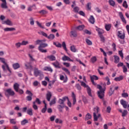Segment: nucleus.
Returning a JSON list of instances; mask_svg holds the SVG:
<instances>
[{
  "mask_svg": "<svg viewBox=\"0 0 129 129\" xmlns=\"http://www.w3.org/2000/svg\"><path fill=\"white\" fill-rule=\"evenodd\" d=\"M21 46H22V43L21 42H17L15 43V47L17 48V49L21 48Z\"/></svg>",
  "mask_w": 129,
  "mask_h": 129,
  "instance_id": "37998d69",
  "label": "nucleus"
},
{
  "mask_svg": "<svg viewBox=\"0 0 129 129\" xmlns=\"http://www.w3.org/2000/svg\"><path fill=\"white\" fill-rule=\"evenodd\" d=\"M72 96L73 97V104L74 105V104L76 103V95H75V94H74V92H72Z\"/></svg>",
  "mask_w": 129,
  "mask_h": 129,
  "instance_id": "aec40b11",
  "label": "nucleus"
},
{
  "mask_svg": "<svg viewBox=\"0 0 129 129\" xmlns=\"http://www.w3.org/2000/svg\"><path fill=\"white\" fill-rule=\"evenodd\" d=\"M26 94H28L29 96H33V93L29 90H27L26 92Z\"/></svg>",
  "mask_w": 129,
  "mask_h": 129,
  "instance_id": "680f3d73",
  "label": "nucleus"
},
{
  "mask_svg": "<svg viewBox=\"0 0 129 129\" xmlns=\"http://www.w3.org/2000/svg\"><path fill=\"white\" fill-rule=\"evenodd\" d=\"M76 87L78 90H81V86H80L79 84H77L76 85Z\"/></svg>",
  "mask_w": 129,
  "mask_h": 129,
  "instance_id": "774afa93",
  "label": "nucleus"
},
{
  "mask_svg": "<svg viewBox=\"0 0 129 129\" xmlns=\"http://www.w3.org/2000/svg\"><path fill=\"white\" fill-rule=\"evenodd\" d=\"M74 11L75 13H78V12L79 11V8L78 7H75L74 8Z\"/></svg>",
  "mask_w": 129,
  "mask_h": 129,
  "instance_id": "338daca9",
  "label": "nucleus"
},
{
  "mask_svg": "<svg viewBox=\"0 0 129 129\" xmlns=\"http://www.w3.org/2000/svg\"><path fill=\"white\" fill-rule=\"evenodd\" d=\"M29 21L30 22V25H31V26H34V25L35 24V22L34 21V18H33V17H31L29 19Z\"/></svg>",
  "mask_w": 129,
  "mask_h": 129,
  "instance_id": "a19ab883",
  "label": "nucleus"
},
{
  "mask_svg": "<svg viewBox=\"0 0 129 129\" xmlns=\"http://www.w3.org/2000/svg\"><path fill=\"white\" fill-rule=\"evenodd\" d=\"M86 42L89 46H91V45H92V42L87 38L86 39Z\"/></svg>",
  "mask_w": 129,
  "mask_h": 129,
  "instance_id": "09e8293b",
  "label": "nucleus"
},
{
  "mask_svg": "<svg viewBox=\"0 0 129 129\" xmlns=\"http://www.w3.org/2000/svg\"><path fill=\"white\" fill-rule=\"evenodd\" d=\"M55 103H56V99L55 98L53 99V100H51L49 104L51 106V105H53V104H55Z\"/></svg>",
  "mask_w": 129,
  "mask_h": 129,
  "instance_id": "864d4df0",
  "label": "nucleus"
},
{
  "mask_svg": "<svg viewBox=\"0 0 129 129\" xmlns=\"http://www.w3.org/2000/svg\"><path fill=\"white\" fill-rule=\"evenodd\" d=\"M51 97H52V93H51V92L48 91L46 95V98L47 101H50L51 100Z\"/></svg>",
  "mask_w": 129,
  "mask_h": 129,
  "instance_id": "9d476101",
  "label": "nucleus"
},
{
  "mask_svg": "<svg viewBox=\"0 0 129 129\" xmlns=\"http://www.w3.org/2000/svg\"><path fill=\"white\" fill-rule=\"evenodd\" d=\"M122 6L125 9H127V4L126 3V1H124L123 3Z\"/></svg>",
  "mask_w": 129,
  "mask_h": 129,
  "instance_id": "13d9d810",
  "label": "nucleus"
},
{
  "mask_svg": "<svg viewBox=\"0 0 129 129\" xmlns=\"http://www.w3.org/2000/svg\"><path fill=\"white\" fill-rule=\"evenodd\" d=\"M70 50L71 51H72V52H73L74 53H75L77 51V49H76V48L74 45H72L70 47Z\"/></svg>",
  "mask_w": 129,
  "mask_h": 129,
  "instance_id": "c756f323",
  "label": "nucleus"
},
{
  "mask_svg": "<svg viewBox=\"0 0 129 129\" xmlns=\"http://www.w3.org/2000/svg\"><path fill=\"white\" fill-rule=\"evenodd\" d=\"M118 15L122 22H123V23H124V24H126V21H125V19H124V17H123V14H122V12H118Z\"/></svg>",
  "mask_w": 129,
  "mask_h": 129,
  "instance_id": "1a4fd4ad",
  "label": "nucleus"
},
{
  "mask_svg": "<svg viewBox=\"0 0 129 129\" xmlns=\"http://www.w3.org/2000/svg\"><path fill=\"white\" fill-rule=\"evenodd\" d=\"M34 75L35 77H38L39 76L38 79L39 80H42L43 78H44V75L43 74V72L42 71L39 70L38 68H35L34 70Z\"/></svg>",
  "mask_w": 129,
  "mask_h": 129,
  "instance_id": "f03ea898",
  "label": "nucleus"
},
{
  "mask_svg": "<svg viewBox=\"0 0 129 129\" xmlns=\"http://www.w3.org/2000/svg\"><path fill=\"white\" fill-rule=\"evenodd\" d=\"M89 21L90 22V23H91V24H92L95 23V19H94V17H93V16L91 15L90 16Z\"/></svg>",
  "mask_w": 129,
  "mask_h": 129,
  "instance_id": "6ab92c4d",
  "label": "nucleus"
},
{
  "mask_svg": "<svg viewBox=\"0 0 129 129\" xmlns=\"http://www.w3.org/2000/svg\"><path fill=\"white\" fill-rule=\"evenodd\" d=\"M48 59H49L50 61H55L56 60V57L53 55H49L47 56Z\"/></svg>",
  "mask_w": 129,
  "mask_h": 129,
  "instance_id": "412c9836",
  "label": "nucleus"
},
{
  "mask_svg": "<svg viewBox=\"0 0 129 129\" xmlns=\"http://www.w3.org/2000/svg\"><path fill=\"white\" fill-rule=\"evenodd\" d=\"M6 92H7L10 96H14V95H15V92L11 88L6 90Z\"/></svg>",
  "mask_w": 129,
  "mask_h": 129,
  "instance_id": "6e6552de",
  "label": "nucleus"
},
{
  "mask_svg": "<svg viewBox=\"0 0 129 129\" xmlns=\"http://www.w3.org/2000/svg\"><path fill=\"white\" fill-rule=\"evenodd\" d=\"M108 2L110 6H111V7H114L115 6V2H114L113 0H109Z\"/></svg>",
  "mask_w": 129,
  "mask_h": 129,
  "instance_id": "58836bf2",
  "label": "nucleus"
},
{
  "mask_svg": "<svg viewBox=\"0 0 129 129\" xmlns=\"http://www.w3.org/2000/svg\"><path fill=\"white\" fill-rule=\"evenodd\" d=\"M71 34L73 37L76 38L77 37V32L76 31H72L71 32Z\"/></svg>",
  "mask_w": 129,
  "mask_h": 129,
  "instance_id": "f704fd0d",
  "label": "nucleus"
},
{
  "mask_svg": "<svg viewBox=\"0 0 129 129\" xmlns=\"http://www.w3.org/2000/svg\"><path fill=\"white\" fill-rule=\"evenodd\" d=\"M55 38V35L53 34H50L48 36H47V39L50 40H54Z\"/></svg>",
  "mask_w": 129,
  "mask_h": 129,
  "instance_id": "e433bc0d",
  "label": "nucleus"
},
{
  "mask_svg": "<svg viewBox=\"0 0 129 129\" xmlns=\"http://www.w3.org/2000/svg\"><path fill=\"white\" fill-rule=\"evenodd\" d=\"M13 67L15 70L19 69V68L20 67V64L19 63H15L13 64Z\"/></svg>",
  "mask_w": 129,
  "mask_h": 129,
  "instance_id": "a878e982",
  "label": "nucleus"
},
{
  "mask_svg": "<svg viewBox=\"0 0 129 129\" xmlns=\"http://www.w3.org/2000/svg\"><path fill=\"white\" fill-rule=\"evenodd\" d=\"M63 61H70V62H73V60L71 59L70 57L68 56L64 55L62 57Z\"/></svg>",
  "mask_w": 129,
  "mask_h": 129,
  "instance_id": "4468645a",
  "label": "nucleus"
},
{
  "mask_svg": "<svg viewBox=\"0 0 129 129\" xmlns=\"http://www.w3.org/2000/svg\"><path fill=\"white\" fill-rule=\"evenodd\" d=\"M105 28L106 31H109V30H110V28H111V25H110V24H106L105 26Z\"/></svg>",
  "mask_w": 129,
  "mask_h": 129,
  "instance_id": "ea45409f",
  "label": "nucleus"
},
{
  "mask_svg": "<svg viewBox=\"0 0 129 129\" xmlns=\"http://www.w3.org/2000/svg\"><path fill=\"white\" fill-rule=\"evenodd\" d=\"M14 89L16 91V92H19V90L20 88V85L17 83H16L14 85Z\"/></svg>",
  "mask_w": 129,
  "mask_h": 129,
  "instance_id": "ddd939ff",
  "label": "nucleus"
},
{
  "mask_svg": "<svg viewBox=\"0 0 129 129\" xmlns=\"http://www.w3.org/2000/svg\"><path fill=\"white\" fill-rule=\"evenodd\" d=\"M29 122V121L28 120L24 119L23 120L21 121V124L22 125H25L26 123H28Z\"/></svg>",
  "mask_w": 129,
  "mask_h": 129,
  "instance_id": "de8ad7c7",
  "label": "nucleus"
},
{
  "mask_svg": "<svg viewBox=\"0 0 129 129\" xmlns=\"http://www.w3.org/2000/svg\"><path fill=\"white\" fill-rule=\"evenodd\" d=\"M2 24H6L8 26H13V22L11 21L10 20H7L6 21H4L2 22Z\"/></svg>",
  "mask_w": 129,
  "mask_h": 129,
  "instance_id": "dca6fc26",
  "label": "nucleus"
},
{
  "mask_svg": "<svg viewBox=\"0 0 129 129\" xmlns=\"http://www.w3.org/2000/svg\"><path fill=\"white\" fill-rule=\"evenodd\" d=\"M25 66L26 68V69H29V68H32V66L29 62H27L25 64Z\"/></svg>",
  "mask_w": 129,
  "mask_h": 129,
  "instance_id": "a18cd8bd",
  "label": "nucleus"
},
{
  "mask_svg": "<svg viewBox=\"0 0 129 129\" xmlns=\"http://www.w3.org/2000/svg\"><path fill=\"white\" fill-rule=\"evenodd\" d=\"M93 116H94V121H97L98 120V118L99 117H101V115L100 114H98V116L96 115V113H93Z\"/></svg>",
  "mask_w": 129,
  "mask_h": 129,
  "instance_id": "9b49d317",
  "label": "nucleus"
},
{
  "mask_svg": "<svg viewBox=\"0 0 129 129\" xmlns=\"http://www.w3.org/2000/svg\"><path fill=\"white\" fill-rule=\"evenodd\" d=\"M105 80H106V81H107V85H110V80H109V78H108V77H106L105 78Z\"/></svg>",
  "mask_w": 129,
  "mask_h": 129,
  "instance_id": "5fc2aeb1",
  "label": "nucleus"
},
{
  "mask_svg": "<svg viewBox=\"0 0 129 129\" xmlns=\"http://www.w3.org/2000/svg\"><path fill=\"white\" fill-rule=\"evenodd\" d=\"M103 86L104 88L102 89V87L100 85H97V88L100 90L98 91V96L100 99H103V97H104V92L105 91L106 84H103Z\"/></svg>",
  "mask_w": 129,
  "mask_h": 129,
  "instance_id": "f257e3e1",
  "label": "nucleus"
},
{
  "mask_svg": "<svg viewBox=\"0 0 129 129\" xmlns=\"http://www.w3.org/2000/svg\"><path fill=\"white\" fill-rule=\"evenodd\" d=\"M48 47V44L47 43H39V46H38V50L41 53H47V49H44V48Z\"/></svg>",
  "mask_w": 129,
  "mask_h": 129,
  "instance_id": "7ed1b4c3",
  "label": "nucleus"
},
{
  "mask_svg": "<svg viewBox=\"0 0 129 129\" xmlns=\"http://www.w3.org/2000/svg\"><path fill=\"white\" fill-rule=\"evenodd\" d=\"M27 44H29L28 41H23L21 43V45L22 46H26V45H27Z\"/></svg>",
  "mask_w": 129,
  "mask_h": 129,
  "instance_id": "0e129e2a",
  "label": "nucleus"
},
{
  "mask_svg": "<svg viewBox=\"0 0 129 129\" xmlns=\"http://www.w3.org/2000/svg\"><path fill=\"white\" fill-rule=\"evenodd\" d=\"M60 80L63 81V83H66L67 82V80H68V78L67 77V76H66V78L63 75H60Z\"/></svg>",
  "mask_w": 129,
  "mask_h": 129,
  "instance_id": "f3484780",
  "label": "nucleus"
},
{
  "mask_svg": "<svg viewBox=\"0 0 129 129\" xmlns=\"http://www.w3.org/2000/svg\"><path fill=\"white\" fill-rule=\"evenodd\" d=\"M29 57H30V62L32 63V62H37V60L34 57H33V56L31 55V54H28Z\"/></svg>",
  "mask_w": 129,
  "mask_h": 129,
  "instance_id": "393cba45",
  "label": "nucleus"
},
{
  "mask_svg": "<svg viewBox=\"0 0 129 129\" xmlns=\"http://www.w3.org/2000/svg\"><path fill=\"white\" fill-rule=\"evenodd\" d=\"M120 103L121 105H122L123 108H126L127 110L129 111V104L127 105V103L126 101H124L123 99L120 100Z\"/></svg>",
  "mask_w": 129,
  "mask_h": 129,
  "instance_id": "39448f33",
  "label": "nucleus"
},
{
  "mask_svg": "<svg viewBox=\"0 0 129 129\" xmlns=\"http://www.w3.org/2000/svg\"><path fill=\"white\" fill-rule=\"evenodd\" d=\"M62 46L64 50H65V51L67 52L68 51V50L67 49V47H66V43H65V42H62Z\"/></svg>",
  "mask_w": 129,
  "mask_h": 129,
  "instance_id": "79ce46f5",
  "label": "nucleus"
},
{
  "mask_svg": "<svg viewBox=\"0 0 129 129\" xmlns=\"http://www.w3.org/2000/svg\"><path fill=\"white\" fill-rule=\"evenodd\" d=\"M118 54L122 59H123V53H122V50H119L118 51Z\"/></svg>",
  "mask_w": 129,
  "mask_h": 129,
  "instance_id": "bf43d9fd",
  "label": "nucleus"
},
{
  "mask_svg": "<svg viewBox=\"0 0 129 129\" xmlns=\"http://www.w3.org/2000/svg\"><path fill=\"white\" fill-rule=\"evenodd\" d=\"M44 70L45 71H49V72H53V70L52 69V68L49 67H45L44 69Z\"/></svg>",
  "mask_w": 129,
  "mask_h": 129,
  "instance_id": "7c9ffc66",
  "label": "nucleus"
},
{
  "mask_svg": "<svg viewBox=\"0 0 129 129\" xmlns=\"http://www.w3.org/2000/svg\"><path fill=\"white\" fill-rule=\"evenodd\" d=\"M45 42H46V39L37 40L36 41V45H39L40 43H44Z\"/></svg>",
  "mask_w": 129,
  "mask_h": 129,
  "instance_id": "4be33fe9",
  "label": "nucleus"
},
{
  "mask_svg": "<svg viewBox=\"0 0 129 129\" xmlns=\"http://www.w3.org/2000/svg\"><path fill=\"white\" fill-rule=\"evenodd\" d=\"M125 115H127V110H124L122 112V116L124 117V116H125Z\"/></svg>",
  "mask_w": 129,
  "mask_h": 129,
  "instance_id": "3c124183",
  "label": "nucleus"
},
{
  "mask_svg": "<svg viewBox=\"0 0 129 129\" xmlns=\"http://www.w3.org/2000/svg\"><path fill=\"white\" fill-rule=\"evenodd\" d=\"M0 61L2 63H3V64H4L6 66H7V65H8V63H7V62H6V59H5V58L0 57Z\"/></svg>",
  "mask_w": 129,
  "mask_h": 129,
  "instance_id": "4c0bfd02",
  "label": "nucleus"
},
{
  "mask_svg": "<svg viewBox=\"0 0 129 129\" xmlns=\"http://www.w3.org/2000/svg\"><path fill=\"white\" fill-rule=\"evenodd\" d=\"M33 108L35 110H37L38 109V106L36 104V102H33Z\"/></svg>",
  "mask_w": 129,
  "mask_h": 129,
  "instance_id": "052dcab7",
  "label": "nucleus"
},
{
  "mask_svg": "<svg viewBox=\"0 0 129 129\" xmlns=\"http://www.w3.org/2000/svg\"><path fill=\"white\" fill-rule=\"evenodd\" d=\"M10 123H12V124H16L17 123V122H16V119H10Z\"/></svg>",
  "mask_w": 129,
  "mask_h": 129,
  "instance_id": "603ef678",
  "label": "nucleus"
},
{
  "mask_svg": "<svg viewBox=\"0 0 129 129\" xmlns=\"http://www.w3.org/2000/svg\"><path fill=\"white\" fill-rule=\"evenodd\" d=\"M91 81L93 85H96V83L94 82V80H98V77L93 75L90 77Z\"/></svg>",
  "mask_w": 129,
  "mask_h": 129,
  "instance_id": "0eeeda50",
  "label": "nucleus"
},
{
  "mask_svg": "<svg viewBox=\"0 0 129 129\" xmlns=\"http://www.w3.org/2000/svg\"><path fill=\"white\" fill-rule=\"evenodd\" d=\"M96 31L98 32L99 36H100V35H102V34L104 33V31H103V30H102V29L97 28L96 29Z\"/></svg>",
  "mask_w": 129,
  "mask_h": 129,
  "instance_id": "bb28decb",
  "label": "nucleus"
},
{
  "mask_svg": "<svg viewBox=\"0 0 129 129\" xmlns=\"http://www.w3.org/2000/svg\"><path fill=\"white\" fill-rule=\"evenodd\" d=\"M114 62L116 64H117V63H118V62H119V57H118L117 55H115L114 56Z\"/></svg>",
  "mask_w": 129,
  "mask_h": 129,
  "instance_id": "2f4dec72",
  "label": "nucleus"
},
{
  "mask_svg": "<svg viewBox=\"0 0 129 129\" xmlns=\"http://www.w3.org/2000/svg\"><path fill=\"white\" fill-rule=\"evenodd\" d=\"M91 114L90 113H88L85 116V120H88V119H91Z\"/></svg>",
  "mask_w": 129,
  "mask_h": 129,
  "instance_id": "c85d7f7f",
  "label": "nucleus"
},
{
  "mask_svg": "<svg viewBox=\"0 0 129 129\" xmlns=\"http://www.w3.org/2000/svg\"><path fill=\"white\" fill-rule=\"evenodd\" d=\"M52 65L55 67V68H58L60 69L61 68V67L60 66V63L58 62V61H56L52 63Z\"/></svg>",
  "mask_w": 129,
  "mask_h": 129,
  "instance_id": "f8f14e48",
  "label": "nucleus"
},
{
  "mask_svg": "<svg viewBox=\"0 0 129 129\" xmlns=\"http://www.w3.org/2000/svg\"><path fill=\"white\" fill-rule=\"evenodd\" d=\"M80 82L81 85L82 86H83V87L87 88L88 95H89V96H91V97H92V95L91 94V89H90V87H89V86H88V85H86V84L84 82L81 81Z\"/></svg>",
  "mask_w": 129,
  "mask_h": 129,
  "instance_id": "20e7f679",
  "label": "nucleus"
},
{
  "mask_svg": "<svg viewBox=\"0 0 129 129\" xmlns=\"http://www.w3.org/2000/svg\"><path fill=\"white\" fill-rule=\"evenodd\" d=\"M99 37L101 39V42H103V43H104V41H105V39L104 38V37L102 35H100Z\"/></svg>",
  "mask_w": 129,
  "mask_h": 129,
  "instance_id": "4d7b16f0",
  "label": "nucleus"
},
{
  "mask_svg": "<svg viewBox=\"0 0 129 129\" xmlns=\"http://www.w3.org/2000/svg\"><path fill=\"white\" fill-rule=\"evenodd\" d=\"M123 79V77L122 76H120L118 77L115 78L114 79L115 81H120Z\"/></svg>",
  "mask_w": 129,
  "mask_h": 129,
  "instance_id": "473e14b6",
  "label": "nucleus"
},
{
  "mask_svg": "<svg viewBox=\"0 0 129 129\" xmlns=\"http://www.w3.org/2000/svg\"><path fill=\"white\" fill-rule=\"evenodd\" d=\"M121 96L122 97H124L125 98L126 97H128V94H127V93L123 92V93H122Z\"/></svg>",
  "mask_w": 129,
  "mask_h": 129,
  "instance_id": "8fccbe9b",
  "label": "nucleus"
},
{
  "mask_svg": "<svg viewBox=\"0 0 129 129\" xmlns=\"http://www.w3.org/2000/svg\"><path fill=\"white\" fill-rule=\"evenodd\" d=\"M1 8H2V9H8V6H7V2L5 3H2L1 4Z\"/></svg>",
  "mask_w": 129,
  "mask_h": 129,
  "instance_id": "c03bdc74",
  "label": "nucleus"
},
{
  "mask_svg": "<svg viewBox=\"0 0 129 129\" xmlns=\"http://www.w3.org/2000/svg\"><path fill=\"white\" fill-rule=\"evenodd\" d=\"M64 107H65V105L59 104V105H57V108L58 109L60 112H62L63 111L62 109H63Z\"/></svg>",
  "mask_w": 129,
  "mask_h": 129,
  "instance_id": "2eb2a0df",
  "label": "nucleus"
},
{
  "mask_svg": "<svg viewBox=\"0 0 129 129\" xmlns=\"http://www.w3.org/2000/svg\"><path fill=\"white\" fill-rule=\"evenodd\" d=\"M4 31L5 32H12L13 31H16V28H13V27L12 28L7 27L4 29Z\"/></svg>",
  "mask_w": 129,
  "mask_h": 129,
  "instance_id": "a211bd4d",
  "label": "nucleus"
},
{
  "mask_svg": "<svg viewBox=\"0 0 129 129\" xmlns=\"http://www.w3.org/2000/svg\"><path fill=\"white\" fill-rule=\"evenodd\" d=\"M84 28H85V26H84V25H79V26L76 27V29L77 30H79V31H82V30H83V29H84Z\"/></svg>",
  "mask_w": 129,
  "mask_h": 129,
  "instance_id": "cd10ccee",
  "label": "nucleus"
},
{
  "mask_svg": "<svg viewBox=\"0 0 129 129\" xmlns=\"http://www.w3.org/2000/svg\"><path fill=\"white\" fill-rule=\"evenodd\" d=\"M39 13L40 14V15H47V14H48V11L43 10L40 11Z\"/></svg>",
  "mask_w": 129,
  "mask_h": 129,
  "instance_id": "72a5a7b5",
  "label": "nucleus"
},
{
  "mask_svg": "<svg viewBox=\"0 0 129 129\" xmlns=\"http://www.w3.org/2000/svg\"><path fill=\"white\" fill-rule=\"evenodd\" d=\"M82 98H83V102H84V103H88V101H87V99H86V97L83 96Z\"/></svg>",
  "mask_w": 129,
  "mask_h": 129,
  "instance_id": "e2e57ef3",
  "label": "nucleus"
},
{
  "mask_svg": "<svg viewBox=\"0 0 129 129\" xmlns=\"http://www.w3.org/2000/svg\"><path fill=\"white\" fill-rule=\"evenodd\" d=\"M68 99V97H63L62 99H59L58 101V103L59 104H62V105H65L64 103L65 101H66V100Z\"/></svg>",
  "mask_w": 129,
  "mask_h": 129,
  "instance_id": "423d86ee",
  "label": "nucleus"
},
{
  "mask_svg": "<svg viewBox=\"0 0 129 129\" xmlns=\"http://www.w3.org/2000/svg\"><path fill=\"white\" fill-rule=\"evenodd\" d=\"M96 60H97L96 57H95V56H94V57H92V58H91V61L93 63H95V62H96Z\"/></svg>",
  "mask_w": 129,
  "mask_h": 129,
  "instance_id": "69168bd1",
  "label": "nucleus"
},
{
  "mask_svg": "<svg viewBox=\"0 0 129 129\" xmlns=\"http://www.w3.org/2000/svg\"><path fill=\"white\" fill-rule=\"evenodd\" d=\"M62 70L64 71V72H66L67 74H68L69 75H70V72H69V70L65 68H62Z\"/></svg>",
  "mask_w": 129,
  "mask_h": 129,
  "instance_id": "49530a36",
  "label": "nucleus"
},
{
  "mask_svg": "<svg viewBox=\"0 0 129 129\" xmlns=\"http://www.w3.org/2000/svg\"><path fill=\"white\" fill-rule=\"evenodd\" d=\"M118 37L120 38V39L123 40V39H124V33L122 35L120 31H118Z\"/></svg>",
  "mask_w": 129,
  "mask_h": 129,
  "instance_id": "5701e85b",
  "label": "nucleus"
},
{
  "mask_svg": "<svg viewBox=\"0 0 129 129\" xmlns=\"http://www.w3.org/2000/svg\"><path fill=\"white\" fill-rule=\"evenodd\" d=\"M40 34L43 36V37H45V38H48V35L47 33L44 32V31H41Z\"/></svg>",
  "mask_w": 129,
  "mask_h": 129,
  "instance_id": "6e6d98bb",
  "label": "nucleus"
},
{
  "mask_svg": "<svg viewBox=\"0 0 129 129\" xmlns=\"http://www.w3.org/2000/svg\"><path fill=\"white\" fill-rule=\"evenodd\" d=\"M27 113L29 115H33V109H32V108L28 109L27 111Z\"/></svg>",
  "mask_w": 129,
  "mask_h": 129,
  "instance_id": "c9c22d12",
  "label": "nucleus"
},
{
  "mask_svg": "<svg viewBox=\"0 0 129 129\" xmlns=\"http://www.w3.org/2000/svg\"><path fill=\"white\" fill-rule=\"evenodd\" d=\"M112 88H113V86H111L109 92V96H111L114 93V90H112Z\"/></svg>",
  "mask_w": 129,
  "mask_h": 129,
  "instance_id": "b1692460",
  "label": "nucleus"
}]
</instances>
